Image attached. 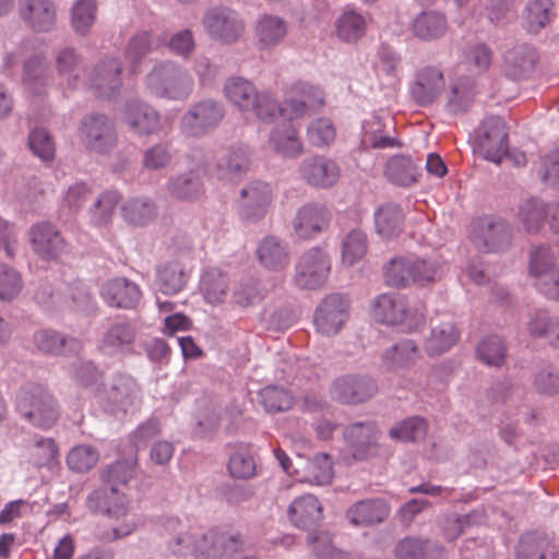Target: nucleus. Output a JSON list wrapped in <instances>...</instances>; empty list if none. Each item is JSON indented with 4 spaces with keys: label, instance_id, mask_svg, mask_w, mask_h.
<instances>
[{
    "label": "nucleus",
    "instance_id": "f257e3e1",
    "mask_svg": "<svg viewBox=\"0 0 559 559\" xmlns=\"http://www.w3.org/2000/svg\"><path fill=\"white\" fill-rule=\"evenodd\" d=\"M242 544L239 534L209 530L179 532L168 542V549L176 556L193 554L195 559H233Z\"/></svg>",
    "mask_w": 559,
    "mask_h": 559
},
{
    "label": "nucleus",
    "instance_id": "f03ea898",
    "mask_svg": "<svg viewBox=\"0 0 559 559\" xmlns=\"http://www.w3.org/2000/svg\"><path fill=\"white\" fill-rule=\"evenodd\" d=\"M443 272L439 260L416 255L395 257L383 269L385 284L396 288L432 285L442 278Z\"/></svg>",
    "mask_w": 559,
    "mask_h": 559
},
{
    "label": "nucleus",
    "instance_id": "7ed1b4c3",
    "mask_svg": "<svg viewBox=\"0 0 559 559\" xmlns=\"http://www.w3.org/2000/svg\"><path fill=\"white\" fill-rule=\"evenodd\" d=\"M147 92L157 98L186 102L194 91L190 72L171 60L156 62L144 78Z\"/></svg>",
    "mask_w": 559,
    "mask_h": 559
},
{
    "label": "nucleus",
    "instance_id": "20e7f679",
    "mask_svg": "<svg viewBox=\"0 0 559 559\" xmlns=\"http://www.w3.org/2000/svg\"><path fill=\"white\" fill-rule=\"evenodd\" d=\"M372 317L386 325H401L407 332L416 331L425 323L423 306H411L406 296L400 293L379 295L372 304Z\"/></svg>",
    "mask_w": 559,
    "mask_h": 559
},
{
    "label": "nucleus",
    "instance_id": "39448f33",
    "mask_svg": "<svg viewBox=\"0 0 559 559\" xmlns=\"http://www.w3.org/2000/svg\"><path fill=\"white\" fill-rule=\"evenodd\" d=\"M225 117V106L214 98H203L183 112L179 129L186 138L200 139L218 128Z\"/></svg>",
    "mask_w": 559,
    "mask_h": 559
},
{
    "label": "nucleus",
    "instance_id": "423d86ee",
    "mask_svg": "<svg viewBox=\"0 0 559 559\" xmlns=\"http://www.w3.org/2000/svg\"><path fill=\"white\" fill-rule=\"evenodd\" d=\"M100 407L108 414L124 415L141 401V389L135 379L128 373H115L107 386L96 394Z\"/></svg>",
    "mask_w": 559,
    "mask_h": 559
},
{
    "label": "nucleus",
    "instance_id": "0eeeda50",
    "mask_svg": "<svg viewBox=\"0 0 559 559\" xmlns=\"http://www.w3.org/2000/svg\"><path fill=\"white\" fill-rule=\"evenodd\" d=\"M475 150L486 159L499 165L509 154V132L500 116H487L474 131Z\"/></svg>",
    "mask_w": 559,
    "mask_h": 559
},
{
    "label": "nucleus",
    "instance_id": "6e6552de",
    "mask_svg": "<svg viewBox=\"0 0 559 559\" xmlns=\"http://www.w3.org/2000/svg\"><path fill=\"white\" fill-rule=\"evenodd\" d=\"M473 245L487 253L507 250L512 240V228L502 218L491 215L476 217L469 225Z\"/></svg>",
    "mask_w": 559,
    "mask_h": 559
},
{
    "label": "nucleus",
    "instance_id": "1a4fd4ad",
    "mask_svg": "<svg viewBox=\"0 0 559 559\" xmlns=\"http://www.w3.org/2000/svg\"><path fill=\"white\" fill-rule=\"evenodd\" d=\"M79 136L90 152L107 155L118 143L115 122L104 114H91L83 117L79 126Z\"/></svg>",
    "mask_w": 559,
    "mask_h": 559
},
{
    "label": "nucleus",
    "instance_id": "9d476101",
    "mask_svg": "<svg viewBox=\"0 0 559 559\" xmlns=\"http://www.w3.org/2000/svg\"><path fill=\"white\" fill-rule=\"evenodd\" d=\"M331 272V259L320 247L305 251L295 265L294 283L301 289L314 290L324 285Z\"/></svg>",
    "mask_w": 559,
    "mask_h": 559
},
{
    "label": "nucleus",
    "instance_id": "9b49d317",
    "mask_svg": "<svg viewBox=\"0 0 559 559\" xmlns=\"http://www.w3.org/2000/svg\"><path fill=\"white\" fill-rule=\"evenodd\" d=\"M202 25L212 40L225 45L237 43L246 29L240 14L226 7L210 9L202 19Z\"/></svg>",
    "mask_w": 559,
    "mask_h": 559
},
{
    "label": "nucleus",
    "instance_id": "f8f14e48",
    "mask_svg": "<svg viewBox=\"0 0 559 559\" xmlns=\"http://www.w3.org/2000/svg\"><path fill=\"white\" fill-rule=\"evenodd\" d=\"M272 187L261 180L248 182L238 199V214L241 219L257 223L263 219L273 203Z\"/></svg>",
    "mask_w": 559,
    "mask_h": 559
},
{
    "label": "nucleus",
    "instance_id": "ddd939ff",
    "mask_svg": "<svg viewBox=\"0 0 559 559\" xmlns=\"http://www.w3.org/2000/svg\"><path fill=\"white\" fill-rule=\"evenodd\" d=\"M378 391L377 383L368 376L344 374L331 385V397L346 405H357L370 400Z\"/></svg>",
    "mask_w": 559,
    "mask_h": 559
},
{
    "label": "nucleus",
    "instance_id": "4468645a",
    "mask_svg": "<svg viewBox=\"0 0 559 559\" xmlns=\"http://www.w3.org/2000/svg\"><path fill=\"white\" fill-rule=\"evenodd\" d=\"M138 328L127 319L118 318L105 330L99 342V350L107 356L136 354Z\"/></svg>",
    "mask_w": 559,
    "mask_h": 559
},
{
    "label": "nucleus",
    "instance_id": "2eb2a0df",
    "mask_svg": "<svg viewBox=\"0 0 559 559\" xmlns=\"http://www.w3.org/2000/svg\"><path fill=\"white\" fill-rule=\"evenodd\" d=\"M348 301L344 296L328 295L313 314L317 331L326 336L337 334L348 319Z\"/></svg>",
    "mask_w": 559,
    "mask_h": 559
},
{
    "label": "nucleus",
    "instance_id": "dca6fc26",
    "mask_svg": "<svg viewBox=\"0 0 559 559\" xmlns=\"http://www.w3.org/2000/svg\"><path fill=\"white\" fill-rule=\"evenodd\" d=\"M330 210L317 202H309L300 206L292 222L293 231L298 239H313L325 230L331 222Z\"/></svg>",
    "mask_w": 559,
    "mask_h": 559
},
{
    "label": "nucleus",
    "instance_id": "f3484780",
    "mask_svg": "<svg viewBox=\"0 0 559 559\" xmlns=\"http://www.w3.org/2000/svg\"><path fill=\"white\" fill-rule=\"evenodd\" d=\"M123 119L129 129L139 135L157 134L163 129L160 112L139 98L126 103Z\"/></svg>",
    "mask_w": 559,
    "mask_h": 559
},
{
    "label": "nucleus",
    "instance_id": "a211bd4d",
    "mask_svg": "<svg viewBox=\"0 0 559 559\" xmlns=\"http://www.w3.org/2000/svg\"><path fill=\"white\" fill-rule=\"evenodd\" d=\"M444 85L442 70L436 66H425L416 72L409 93L418 106L427 107L438 99Z\"/></svg>",
    "mask_w": 559,
    "mask_h": 559
},
{
    "label": "nucleus",
    "instance_id": "6ab92c4d",
    "mask_svg": "<svg viewBox=\"0 0 559 559\" xmlns=\"http://www.w3.org/2000/svg\"><path fill=\"white\" fill-rule=\"evenodd\" d=\"M299 174L308 185L326 189L337 183L341 169L334 159L324 155H313L302 159Z\"/></svg>",
    "mask_w": 559,
    "mask_h": 559
},
{
    "label": "nucleus",
    "instance_id": "aec40b11",
    "mask_svg": "<svg viewBox=\"0 0 559 559\" xmlns=\"http://www.w3.org/2000/svg\"><path fill=\"white\" fill-rule=\"evenodd\" d=\"M122 63L119 58L100 60L93 69L88 84L97 97L111 98L122 85Z\"/></svg>",
    "mask_w": 559,
    "mask_h": 559
},
{
    "label": "nucleus",
    "instance_id": "412c9836",
    "mask_svg": "<svg viewBox=\"0 0 559 559\" xmlns=\"http://www.w3.org/2000/svg\"><path fill=\"white\" fill-rule=\"evenodd\" d=\"M538 60L537 50L530 44H516L503 53L502 70L513 81L527 79Z\"/></svg>",
    "mask_w": 559,
    "mask_h": 559
},
{
    "label": "nucleus",
    "instance_id": "4be33fe9",
    "mask_svg": "<svg viewBox=\"0 0 559 559\" xmlns=\"http://www.w3.org/2000/svg\"><path fill=\"white\" fill-rule=\"evenodd\" d=\"M100 294L109 307L120 309H134L142 297L139 285L126 277L107 281L103 285Z\"/></svg>",
    "mask_w": 559,
    "mask_h": 559
},
{
    "label": "nucleus",
    "instance_id": "5701e85b",
    "mask_svg": "<svg viewBox=\"0 0 559 559\" xmlns=\"http://www.w3.org/2000/svg\"><path fill=\"white\" fill-rule=\"evenodd\" d=\"M380 431L374 421H357L344 430V438L353 448L355 456L367 457L378 451Z\"/></svg>",
    "mask_w": 559,
    "mask_h": 559
},
{
    "label": "nucleus",
    "instance_id": "b1692460",
    "mask_svg": "<svg viewBox=\"0 0 559 559\" xmlns=\"http://www.w3.org/2000/svg\"><path fill=\"white\" fill-rule=\"evenodd\" d=\"M206 168L204 165H197L188 173L170 177L167 183L169 194L178 200L197 201L201 199L204 193V183L202 176L205 175Z\"/></svg>",
    "mask_w": 559,
    "mask_h": 559
},
{
    "label": "nucleus",
    "instance_id": "393cba45",
    "mask_svg": "<svg viewBox=\"0 0 559 559\" xmlns=\"http://www.w3.org/2000/svg\"><path fill=\"white\" fill-rule=\"evenodd\" d=\"M86 506L94 513L106 514L115 519H121L128 514L127 498L115 486L92 491L87 496Z\"/></svg>",
    "mask_w": 559,
    "mask_h": 559
},
{
    "label": "nucleus",
    "instance_id": "a878e982",
    "mask_svg": "<svg viewBox=\"0 0 559 559\" xmlns=\"http://www.w3.org/2000/svg\"><path fill=\"white\" fill-rule=\"evenodd\" d=\"M292 92L294 96L286 99V105L289 106L293 120L320 108L324 103L323 91L308 82L295 83Z\"/></svg>",
    "mask_w": 559,
    "mask_h": 559
},
{
    "label": "nucleus",
    "instance_id": "bb28decb",
    "mask_svg": "<svg viewBox=\"0 0 559 559\" xmlns=\"http://www.w3.org/2000/svg\"><path fill=\"white\" fill-rule=\"evenodd\" d=\"M287 514L296 527L312 530L322 519V506L316 496L307 493L292 501Z\"/></svg>",
    "mask_w": 559,
    "mask_h": 559
},
{
    "label": "nucleus",
    "instance_id": "cd10ccee",
    "mask_svg": "<svg viewBox=\"0 0 559 559\" xmlns=\"http://www.w3.org/2000/svg\"><path fill=\"white\" fill-rule=\"evenodd\" d=\"M288 26L286 21L277 15H261L254 27V36L259 50H272L286 38Z\"/></svg>",
    "mask_w": 559,
    "mask_h": 559
},
{
    "label": "nucleus",
    "instance_id": "c85d7f7f",
    "mask_svg": "<svg viewBox=\"0 0 559 559\" xmlns=\"http://www.w3.org/2000/svg\"><path fill=\"white\" fill-rule=\"evenodd\" d=\"M390 513L389 506L379 498L365 499L352 504L346 519L354 526H372L383 522Z\"/></svg>",
    "mask_w": 559,
    "mask_h": 559
},
{
    "label": "nucleus",
    "instance_id": "c756f323",
    "mask_svg": "<svg viewBox=\"0 0 559 559\" xmlns=\"http://www.w3.org/2000/svg\"><path fill=\"white\" fill-rule=\"evenodd\" d=\"M476 82L468 76H461L451 82L447 93L444 109L452 116L467 112L475 100Z\"/></svg>",
    "mask_w": 559,
    "mask_h": 559
},
{
    "label": "nucleus",
    "instance_id": "7c9ffc66",
    "mask_svg": "<svg viewBox=\"0 0 559 559\" xmlns=\"http://www.w3.org/2000/svg\"><path fill=\"white\" fill-rule=\"evenodd\" d=\"M250 152L246 145L233 144L218 157L216 170L221 178L242 177L249 169Z\"/></svg>",
    "mask_w": 559,
    "mask_h": 559
},
{
    "label": "nucleus",
    "instance_id": "2f4dec72",
    "mask_svg": "<svg viewBox=\"0 0 559 559\" xmlns=\"http://www.w3.org/2000/svg\"><path fill=\"white\" fill-rule=\"evenodd\" d=\"M257 257L265 269L281 271L289 264V248L281 238L266 236L258 245Z\"/></svg>",
    "mask_w": 559,
    "mask_h": 559
},
{
    "label": "nucleus",
    "instance_id": "473e14b6",
    "mask_svg": "<svg viewBox=\"0 0 559 559\" xmlns=\"http://www.w3.org/2000/svg\"><path fill=\"white\" fill-rule=\"evenodd\" d=\"M68 252L69 245L52 224H37V255L48 261H57Z\"/></svg>",
    "mask_w": 559,
    "mask_h": 559
},
{
    "label": "nucleus",
    "instance_id": "72a5a7b5",
    "mask_svg": "<svg viewBox=\"0 0 559 559\" xmlns=\"http://www.w3.org/2000/svg\"><path fill=\"white\" fill-rule=\"evenodd\" d=\"M270 143L284 157L296 158L302 153L304 146L293 120L275 126L270 134Z\"/></svg>",
    "mask_w": 559,
    "mask_h": 559
},
{
    "label": "nucleus",
    "instance_id": "f704fd0d",
    "mask_svg": "<svg viewBox=\"0 0 559 559\" xmlns=\"http://www.w3.org/2000/svg\"><path fill=\"white\" fill-rule=\"evenodd\" d=\"M396 559H442L444 549L437 542L405 537L394 548Z\"/></svg>",
    "mask_w": 559,
    "mask_h": 559
},
{
    "label": "nucleus",
    "instance_id": "c9c22d12",
    "mask_svg": "<svg viewBox=\"0 0 559 559\" xmlns=\"http://www.w3.org/2000/svg\"><path fill=\"white\" fill-rule=\"evenodd\" d=\"M226 98L240 111L247 112L257 105L258 92L252 82L241 76H231L224 84Z\"/></svg>",
    "mask_w": 559,
    "mask_h": 559
},
{
    "label": "nucleus",
    "instance_id": "e433bc0d",
    "mask_svg": "<svg viewBox=\"0 0 559 559\" xmlns=\"http://www.w3.org/2000/svg\"><path fill=\"white\" fill-rule=\"evenodd\" d=\"M412 29L418 39L432 41L445 35L448 21L444 14L438 11H423L414 19Z\"/></svg>",
    "mask_w": 559,
    "mask_h": 559
},
{
    "label": "nucleus",
    "instance_id": "4c0bfd02",
    "mask_svg": "<svg viewBox=\"0 0 559 559\" xmlns=\"http://www.w3.org/2000/svg\"><path fill=\"white\" fill-rule=\"evenodd\" d=\"M373 218L376 231L384 239H392L403 230L404 213L396 203L388 202L379 206Z\"/></svg>",
    "mask_w": 559,
    "mask_h": 559
},
{
    "label": "nucleus",
    "instance_id": "58836bf2",
    "mask_svg": "<svg viewBox=\"0 0 559 559\" xmlns=\"http://www.w3.org/2000/svg\"><path fill=\"white\" fill-rule=\"evenodd\" d=\"M420 357V349L415 341L402 340L392 345L382 355V365L388 370L406 369Z\"/></svg>",
    "mask_w": 559,
    "mask_h": 559
},
{
    "label": "nucleus",
    "instance_id": "ea45409f",
    "mask_svg": "<svg viewBox=\"0 0 559 559\" xmlns=\"http://www.w3.org/2000/svg\"><path fill=\"white\" fill-rule=\"evenodd\" d=\"M189 274L185 265L173 260L160 265L156 272V285L165 295H175L181 292L188 283Z\"/></svg>",
    "mask_w": 559,
    "mask_h": 559
},
{
    "label": "nucleus",
    "instance_id": "a19ab883",
    "mask_svg": "<svg viewBox=\"0 0 559 559\" xmlns=\"http://www.w3.org/2000/svg\"><path fill=\"white\" fill-rule=\"evenodd\" d=\"M121 215L126 223L144 227L157 216V206L150 198H130L121 205Z\"/></svg>",
    "mask_w": 559,
    "mask_h": 559
},
{
    "label": "nucleus",
    "instance_id": "79ce46f5",
    "mask_svg": "<svg viewBox=\"0 0 559 559\" xmlns=\"http://www.w3.org/2000/svg\"><path fill=\"white\" fill-rule=\"evenodd\" d=\"M228 288V276L219 269L210 267L203 272L200 280V292L207 304L217 305L224 302Z\"/></svg>",
    "mask_w": 559,
    "mask_h": 559
},
{
    "label": "nucleus",
    "instance_id": "37998d69",
    "mask_svg": "<svg viewBox=\"0 0 559 559\" xmlns=\"http://www.w3.org/2000/svg\"><path fill=\"white\" fill-rule=\"evenodd\" d=\"M158 47L157 39L148 31H142L134 34L126 49V60L129 63V70L132 74L140 72V66L144 57Z\"/></svg>",
    "mask_w": 559,
    "mask_h": 559
},
{
    "label": "nucleus",
    "instance_id": "c03bdc74",
    "mask_svg": "<svg viewBox=\"0 0 559 559\" xmlns=\"http://www.w3.org/2000/svg\"><path fill=\"white\" fill-rule=\"evenodd\" d=\"M337 37L345 43L360 39L367 29V19L353 8H346L335 22Z\"/></svg>",
    "mask_w": 559,
    "mask_h": 559
},
{
    "label": "nucleus",
    "instance_id": "a18cd8bd",
    "mask_svg": "<svg viewBox=\"0 0 559 559\" xmlns=\"http://www.w3.org/2000/svg\"><path fill=\"white\" fill-rule=\"evenodd\" d=\"M20 62L23 64L22 83L32 92L35 88V46L32 39L26 40L17 51L9 53L4 66L10 69Z\"/></svg>",
    "mask_w": 559,
    "mask_h": 559
},
{
    "label": "nucleus",
    "instance_id": "49530a36",
    "mask_svg": "<svg viewBox=\"0 0 559 559\" xmlns=\"http://www.w3.org/2000/svg\"><path fill=\"white\" fill-rule=\"evenodd\" d=\"M459 340V332L452 322H442L431 328L430 335L425 341L428 356H439L448 352Z\"/></svg>",
    "mask_w": 559,
    "mask_h": 559
},
{
    "label": "nucleus",
    "instance_id": "de8ad7c7",
    "mask_svg": "<svg viewBox=\"0 0 559 559\" xmlns=\"http://www.w3.org/2000/svg\"><path fill=\"white\" fill-rule=\"evenodd\" d=\"M551 0H530L522 13V25L532 34L539 33L550 22Z\"/></svg>",
    "mask_w": 559,
    "mask_h": 559
},
{
    "label": "nucleus",
    "instance_id": "09e8293b",
    "mask_svg": "<svg viewBox=\"0 0 559 559\" xmlns=\"http://www.w3.org/2000/svg\"><path fill=\"white\" fill-rule=\"evenodd\" d=\"M68 373L78 385L93 390L95 395L100 390L104 372L92 360H74L70 364Z\"/></svg>",
    "mask_w": 559,
    "mask_h": 559
},
{
    "label": "nucleus",
    "instance_id": "8fccbe9b",
    "mask_svg": "<svg viewBox=\"0 0 559 559\" xmlns=\"http://www.w3.org/2000/svg\"><path fill=\"white\" fill-rule=\"evenodd\" d=\"M418 167L414 160L404 155L392 157L385 166L386 178L397 186L408 187L417 181Z\"/></svg>",
    "mask_w": 559,
    "mask_h": 559
},
{
    "label": "nucleus",
    "instance_id": "3c124183",
    "mask_svg": "<svg viewBox=\"0 0 559 559\" xmlns=\"http://www.w3.org/2000/svg\"><path fill=\"white\" fill-rule=\"evenodd\" d=\"M427 431V420L420 416H412L394 425L389 430V437L399 442H416L423 440Z\"/></svg>",
    "mask_w": 559,
    "mask_h": 559
},
{
    "label": "nucleus",
    "instance_id": "603ef678",
    "mask_svg": "<svg viewBox=\"0 0 559 559\" xmlns=\"http://www.w3.org/2000/svg\"><path fill=\"white\" fill-rule=\"evenodd\" d=\"M259 403L265 412L275 414L286 412L294 404V396L290 391L278 385H266L258 393Z\"/></svg>",
    "mask_w": 559,
    "mask_h": 559
},
{
    "label": "nucleus",
    "instance_id": "864d4df0",
    "mask_svg": "<svg viewBox=\"0 0 559 559\" xmlns=\"http://www.w3.org/2000/svg\"><path fill=\"white\" fill-rule=\"evenodd\" d=\"M97 16L96 0H76L71 8V26L81 36L90 33Z\"/></svg>",
    "mask_w": 559,
    "mask_h": 559
},
{
    "label": "nucleus",
    "instance_id": "5fc2aeb1",
    "mask_svg": "<svg viewBox=\"0 0 559 559\" xmlns=\"http://www.w3.org/2000/svg\"><path fill=\"white\" fill-rule=\"evenodd\" d=\"M518 215L528 233H536L548 215V204L540 199L530 198L521 203Z\"/></svg>",
    "mask_w": 559,
    "mask_h": 559
},
{
    "label": "nucleus",
    "instance_id": "6e6d98bb",
    "mask_svg": "<svg viewBox=\"0 0 559 559\" xmlns=\"http://www.w3.org/2000/svg\"><path fill=\"white\" fill-rule=\"evenodd\" d=\"M367 250V234L359 228H354L345 235L342 241V261L344 264L354 265L365 257Z\"/></svg>",
    "mask_w": 559,
    "mask_h": 559
},
{
    "label": "nucleus",
    "instance_id": "4d7b16f0",
    "mask_svg": "<svg viewBox=\"0 0 559 559\" xmlns=\"http://www.w3.org/2000/svg\"><path fill=\"white\" fill-rule=\"evenodd\" d=\"M56 62L58 72L67 78L69 85L75 86L84 72L82 57L76 53L74 48L66 47L58 52Z\"/></svg>",
    "mask_w": 559,
    "mask_h": 559
},
{
    "label": "nucleus",
    "instance_id": "13d9d810",
    "mask_svg": "<svg viewBox=\"0 0 559 559\" xmlns=\"http://www.w3.org/2000/svg\"><path fill=\"white\" fill-rule=\"evenodd\" d=\"M255 103L257 105L250 111L254 112L262 121L272 122L277 117H282L284 120H293L286 102L284 105H280L270 92H260Z\"/></svg>",
    "mask_w": 559,
    "mask_h": 559
},
{
    "label": "nucleus",
    "instance_id": "bf43d9fd",
    "mask_svg": "<svg viewBox=\"0 0 559 559\" xmlns=\"http://www.w3.org/2000/svg\"><path fill=\"white\" fill-rule=\"evenodd\" d=\"M556 257L549 246H538L532 250L528 261L530 275L535 282L546 278L549 273L555 271Z\"/></svg>",
    "mask_w": 559,
    "mask_h": 559
},
{
    "label": "nucleus",
    "instance_id": "052dcab7",
    "mask_svg": "<svg viewBox=\"0 0 559 559\" xmlns=\"http://www.w3.org/2000/svg\"><path fill=\"white\" fill-rule=\"evenodd\" d=\"M227 469L230 476L237 479L254 477L257 464L250 450L246 447L237 448L229 456Z\"/></svg>",
    "mask_w": 559,
    "mask_h": 559
},
{
    "label": "nucleus",
    "instance_id": "680f3d73",
    "mask_svg": "<svg viewBox=\"0 0 559 559\" xmlns=\"http://www.w3.org/2000/svg\"><path fill=\"white\" fill-rule=\"evenodd\" d=\"M59 448L53 439L44 438L37 440V468H46L48 475H43L44 480H48L60 468Z\"/></svg>",
    "mask_w": 559,
    "mask_h": 559
},
{
    "label": "nucleus",
    "instance_id": "e2e57ef3",
    "mask_svg": "<svg viewBox=\"0 0 559 559\" xmlns=\"http://www.w3.org/2000/svg\"><path fill=\"white\" fill-rule=\"evenodd\" d=\"M120 200L121 195L116 190L103 192L94 203L92 211L93 224L99 227L108 225Z\"/></svg>",
    "mask_w": 559,
    "mask_h": 559
},
{
    "label": "nucleus",
    "instance_id": "0e129e2a",
    "mask_svg": "<svg viewBox=\"0 0 559 559\" xmlns=\"http://www.w3.org/2000/svg\"><path fill=\"white\" fill-rule=\"evenodd\" d=\"M385 122L379 117H372L362 128V141L373 148H388L399 146L395 138L383 134Z\"/></svg>",
    "mask_w": 559,
    "mask_h": 559
},
{
    "label": "nucleus",
    "instance_id": "69168bd1",
    "mask_svg": "<svg viewBox=\"0 0 559 559\" xmlns=\"http://www.w3.org/2000/svg\"><path fill=\"white\" fill-rule=\"evenodd\" d=\"M59 415V406L52 394L37 388V427L50 428L56 424Z\"/></svg>",
    "mask_w": 559,
    "mask_h": 559
},
{
    "label": "nucleus",
    "instance_id": "338daca9",
    "mask_svg": "<svg viewBox=\"0 0 559 559\" xmlns=\"http://www.w3.org/2000/svg\"><path fill=\"white\" fill-rule=\"evenodd\" d=\"M477 357L488 366H501L506 359L504 342L497 335L484 338L477 346Z\"/></svg>",
    "mask_w": 559,
    "mask_h": 559
},
{
    "label": "nucleus",
    "instance_id": "774afa93",
    "mask_svg": "<svg viewBox=\"0 0 559 559\" xmlns=\"http://www.w3.org/2000/svg\"><path fill=\"white\" fill-rule=\"evenodd\" d=\"M171 145L167 142H158L143 153L142 167L147 170L166 168L173 160Z\"/></svg>",
    "mask_w": 559,
    "mask_h": 559
}]
</instances>
